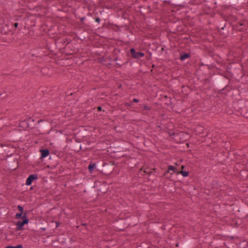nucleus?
<instances>
[{"label": "nucleus", "instance_id": "nucleus-32", "mask_svg": "<svg viewBox=\"0 0 248 248\" xmlns=\"http://www.w3.org/2000/svg\"><path fill=\"white\" fill-rule=\"evenodd\" d=\"M230 238H231L232 240V239H234V237H233V236H231V237H230Z\"/></svg>", "mask_w": 248, "mask_h": 248}, {"label": "nucleus", "instance_id": "nucleus-34", "mask_svg": "<svg viewBox=\"0 0 248 248\" xmlns=\"http://www.w3.org/2000/svg\"><path fill=\"white\" fill-rule=\"evenodd\" d=\"M119 158H120V157H116V158L118 159Z\"/></svg>", "mask_w": 248, "mask_h": 248}, {"label": "nucleus", "instance_id": "nucleus-27", "mask_svg": "<svg viewBox=\"0 0 248 248\" xmlns=\"http://www.w3.org/2000/svg\"><path fill=\"white\" fill-rule=\"evenodd\" d=\"M14 26H15L16 27H17V26H18V23H15Z\"/></svg>", "mask_w": 248, "mask_h": 248}, {"label": "nucleus", "instance_id": "nucleus-16", "mask_svg": "<svg viewBox=\"0 0 248 248\" xmlns=\"http://www.w3.org/2000/svg\"><path fill=\"white\" fill-rule=\"evenodd\" d=\"M6 248H23V247L22 245L19 244L16 246H7L6 247Z\"/></svg>", "mask_w": 248, "mask_h": 248}, {"label": "nucleus", "instance_id": "nucleus-17", "mask_svg": "<svg viewBox=\"0 0 248 248\" xmlns=\"http://www.w3.org/2000/svg\"><path fill=\"white\" fill-rule=\"evenodd\" d=\"M41 155H49V151L47 149H44L40 151Z\"/></svg>", "mask_w": 248, "mask_h": 248}, {"label": "nucleus", "instance_id": "nucleus-1", "mask_svg": "<svg viewBox=\"0 0 248 248\" xmlns=\"http://www.w3.org/2000/svg\"><path fill=\"white\" fill-rule=\"evenodd\" d=\"M115 164L114 160H102L98 161V167L100 169V173L106 175H109L114 170L112 167Z\"/></svg>", "mask_w": 248, "mask_h": 248}, {"label": "nucleus", "instance_id": "nucleus-29", "mask_svg": "<svg viewBox=\"0 0 248 248\" xmlns=\"http://www.w3.org/2000/svg\"><path fill=\"white\" fill-rule=\"evenodd\" d=\"M99 20H100V19H98V18H97V19H96V22H99Z\"/></svg>", "mask_w": 248, "mask_h": 248}, {"label": "nucleus", "instance_id": "nucleus-9", "mask_svg": "<svg viewBox=\"0 0 248 248\" xmlns=\"http://www.w3.org/2000/svg\"><path fill=\"white\" fill-rule=\"evenodd\" d=\"M22 220H19L16 222V231H22L24 230V226L26 224H28L30 222L25 221L23 219H21Z\"/></svg>", "mask_w": 248, "mask_h": 248}, {"label": "nucleus", "instance_id": "nucleus-21", "mask_svg": "<svg viewBox=\"0 0 248 248\" xmlns=\"http://www.w3.org/2000/svg\"><path fill=\"white\" fill-rule=\"evenodd\" d=\"M143 108L144 110H149V108L146 106H144L143 107Z\"/></svg>", "mask_w": 248, "mask_h": 248}, {"label": "nucleus", "instance_id": "nucleus-30", "mask_svg": "<svg viewBox=\"0 0 248 248\" xmlns=\"http://www.w3.org/2000/svg\"><path fill=\"white\" fill-rule=\"evenodd\" d=\"M225 161H226L225 160H224V161H223V160H222V162H221V164H224V163H225Z\"/></svg>", "mask_w": 248, "mask_h": 248}, {"label": "nucleus", "instance_id": "nucleus-14", "mask_svg": "<svg viewBox=\"0 0 248 248\" xmlns=\"http://www.w3.org/2000/svg\"><path fill=\"white\" fill-rule=\"evenodd\" d=\"M87 188L89 190H92L93 191V190H96V186H95V182H94L93 183H89L87 185Z\"/></svg>", "mask_w": 248, "mask_h": 248}, {"label": "nucleus", "instance_id": "nucleus-26", "mask_svg": "<svg viewBox=\"0 0 248 248\" xmlns=\"http://www.w3.org/2000/svg\"><path fill=\"white\" fill-rule=\"evenodd\" d=\"M33 188H34V187H33V186H31V187H30V190H33Z\"/></svg>", "mask_w": 248, "mask_h": 248}, {"label": "nucleus", "instance_id": "nucleus-25", "mask_svg": "<svg viewBox=\"0 0 248 248\" xmlns=\"http://www.w3.org/2000/svg\"><path fill=\"white\" fill-rule=\"evenodd\" d=\"M81 225L84 226H86L87 225V223H82Z\"/></svg>", "mask_w": 248, "mask_h": 248}, {"label": "nucleus", "instance_id": "nucleus-23", "mask_svg": "<svg viewBox=\"0 0 248 248\" xmlns=\"http://www.w3.org/2000/svg\"><path fill=\"white\" fill-rule=\"evenodd\" d=\"M133 101H134V102H136V103L138 102V101H139V100L137 99H134L133 100Z\"/></svg>", "mask_w": 248, "mask_h": 248}, {"label": "nucleus", "instance_id": "nucleus-20", "mask_svg": "<svg viewBox=\"0 0 248 248\" xmlns=\"http://www.w3.org/2000/svg\"><path fill=\"white\" fill-rule=\"evenodd\" d=\"M186 166L185 165H182L180 167V170H186Z\"/></svg>", "mask_w": 248, "mask_h": 248}, {"label": "nucleus", "instance_id": "nucleus-4", "mask_svg": "<svg viewBox=\"0 0 248 248\" xmlns=\"http://www.w3.org/2000/svg\"><path fill=\"white\" fill-rule=\"evenodd\" d=\"M54 156H40V159L42 160H43L45 158L48 159L49 160L48 161L47 167L51 169H54L58 165V160H57L55 158H54Z\"/></svg>", "mask_w": 248, "mask_h": 248}, {"label": "nucleus", "instance_id": "nucleus-10", "mask_svg": "<svg viewBox=\"0 0 248 248\" xmlns=\"http://www.w3.org/2000/svg\"><path fill=\"white\" fill-rule=\"evenodd\" d=\"M130 51L132 57L135 59H140L144 56V54L143 53L137 52L134 48H131Z\"/></svg>", "mask_w": 248, "mask_h": 248}, {"label": "nucleus", "instance_id": "nucleus-7", "mask_svg": "<svg viewBox=\"0 0 248 248\" xmlns=\"http://www.w3.org/2000/svg\"><path fill=\"white\" fill-rule=\"evenodd\" d=\"M88 169L90 173H92L93 171H97L100 172V169L98 167V161L97 162H94L93 161H90Z\"/></svg>", "mask_w": 248, "mask_h": 248}, {"label": "nucleus", "instance_id": "nucleus-5", "mask_svg": "<svg viewBox=\"0 0 248 248\" xmlns=\"http://www.w3.org/2000/svg\"><path fill=\"white\" fill-rule=\"evenodd\" d=\"M71 240V238L67 234H60L58 235L57 241L62 245V246L66 247V244Z\"/></svg>", "mask_w": 248, "mask_h": 248}, {"label": "nucleus", "instance_id": "nucleus-24", "mask_svg": "<svg viewBox=\"0 0 248 248\" xmlns=\"http://www.w3.org/2000/svg\"><path fill=\"white\" fill-rule=\"evenodd\" d=\"M56 227H58L60 224L59 222H56Z\"/></svg>", "mask_w": 248, "mask_h": 248}, {"label": "nucleus", "instance_id": "nucleus-6", "mask_svg": "<svg viewBox=\"0 0 248 248\" xmlns=\"http://www.w3.org/2000/svg\"><path fill=\"white\" fill-rule=\"evenodd\" d=\"M38 179V175L37 174H31L27 178L25 184L27 186H31L32 183L35 182Z\"/></svg>", "mask_w": 248, "mask_h": 248}, {"label": "nucleus", "instance_id": "nucleus-28", "mask_svg": "<svg viewBox=\"0 0 248 248\" xmlns=\"http://www.w3.org/2000/svg\"><path fill=\"white\" fill-rule=\"evenodd\" d=\"M41 230L42 231H45V228H44V227H42V228H41Z\"/></svg>", "mask_w": 248, "mask_h": 248}, {"label": "nucleus", "instance_id": "nucleus-18", "mask_svg": "<svg viewBox=\"0 0 248 248\" xmlns=\"http://www.w3.org/2000/svg\"><path fill=\"white\" fill-rule=\"evenodd\" d=\"M190 243V241H188L186 243H185L183 246V248H190L189 246V244Z\"/></svg>", "mask_w": 248, "mask_h": 248}, {"label": "nucleus", "instance_id": "nucleus-12", "mask_svg": "<svg viewBox=\"0 0 248 248\" xmlns=\"http://www.w3.org/2000/svg\"><path fill=\"white\" fill-rule=\"evenodd\" d=\"M248 247V242L247 241H243L238 244L239 248H247Z\"/></svg>", "mask_w": 248, "mask_h": 248}, {"label": "nucleus", "instance_id": "nucleus-2", "mask_svg": "<svg viewBox=\"0 0 248 248\" xmlns=\"http://www.w3.org/2000/svg\"><path fill=\"white\" fill-rule=\"evenodd\" d=\"M96 190L99 196L104 195L108 190L109 187L106 182L102 183L100 181H95Z\"/></svg>", "mask_w": 248, "mask_h": 248}, {"label": "nucleus", "instance_id": "nucleus-3", "mask_svg": "<svg viewBox=\"0 0 248 248\" xmlns=\"http://www.w3.org/2000/svg\"><path fill=\"white\" fill-rule=\"evenodd\" d=\"M128 218L126 219H120L117 220V222L116 226V230L119 231H124L126 228L130 225V224L127 220Z\"/></svg>", "mask_w": 248, "mask_h": 248}, {"label": "nucleus", "instance_id": "nucleus-15", "mask_svg": "<svg viewBox=\"0 0 248 248\" xmlns=\"http://www.w3.org/2000/svg\"><path fill=\"white\" fill-rule=\"evenodd\" d=\"M17 209L19 211V213H16V215H17L18 214H23L24 213V208L20 205H18L17 207Z\"/></svg>", "mask_w": 248, "mask_h": 248}, {"label": "nucleus", "instance_id": "nucleus-31", "mask_svg": "<svg viewBox=\"0 0 248 248\" xmlns=\"http://www.w3.org/2000/svg\"><path fill=\"white\" fill-rule=\"evenodd\" d=\"M98 110H101V108L100 107H99L98 108Z\"/></svg>", "mask_w": 248, "mask_h": 248}, {"label": "nucleus", "instance_id": "nucleus-13", "mask_svg": "<svg viewBox=\"0 0 248 248\" xmlns=\"http://www.w3.org/2000/svg\"><path fill=\"white\" fill-rule=\"evenodd\" d=\"M189 171L188 170H179V171H178V172H177V174H181L184 177L188 176L189 175Z\"/></svg>", "mask_w": 248, "mask_h": 248}, {"label": "nucleus", "instance_id": "nucleus-8", "mask_svg": "<svg viewBox=\"0 0 248 248\" xmlns=\"http://www.w3.org/2000/svg\"><path fill=\"white\" fill-rule=\"evenodd\" d=\"M31 211L32 210H25L24 211V213L23 214H18L17 215H16L15 218L16 219H23V220L27 221L30 223H31V222H30V219L28 217V215Z\"/></svg>", "mask_w": 248, "mask_h": 248}, {"label": "nucleus", "instance_id": "nucleus-22", "mask_svg": "<svg viewBox=\"0 0 248 248\" xmlns=\"http://www.w3.org/2000/svg\"><path fill=\"white\" fill-rule=\"evenodd\" d=\"M144 172L146 173H148L149 175H150L151 173H152V171L148 172V171L144 170Z\"/></svg>", "mask_w": 248, "mask_h": 248}, {"label": "nucleus", "instance_id": "nucleus-33", "mask_svg": "<svg viewBox=\"0 0 248 248\" xmlns=\"http://www.w3.org/2000/svg\"><path fill=\"white\" fill-rule=\"evenodd\" d=\"M246 218L247 219H248V215H247V216L246 217Z\"/></svg>", "mask_w": 248, "mask_h": 248}, {"label": "nucleus", "instance_id": "nucleus-19", "mask_svg": "<svg viewBox=\"0 0 248 248\" xmlns=\"http://www.w3.org/2000/svg\"><path fill=\"white\" fill-rule=\"evenodd\" d=\"M188 55L187 54H185L184 55H182L181 57H180V59L181 60H184L186 59H187L188 57Z\"/></svg>", "mask_w": 248, "mask_h": 248}, {"label": "nucleus", "instance_id": "nucleus-35", "mask_svg": "<svg viewBox=\"0 0 248 248\" xmlns=\"http://www.w3.org/2000/svg\"><path fill=\"white\" fill-rule=\"evenodd\" d=\"M176 247H178V245L176 244Z\"/></svg>", "mask_w": 248, "mask_h": 248}, {"label": "nucleus", "instance_id": "nucleus-11", "mask_svg": "<svg viewBox=\"0 0 248 248\" xmlns=\"http://www.w3.org/2000/svg\"><path fill=\"white\" fill-rule=\"evenodd\" d=\"M170 171H172V172L170 173L171 175L173 173H176L177 174V172L179 171V170L175 166L170 165L168 167L167 170H166L164 172V176H165Z\"/></svg>", "mask_w": 248, "mask_h": 248}]
</instances>
